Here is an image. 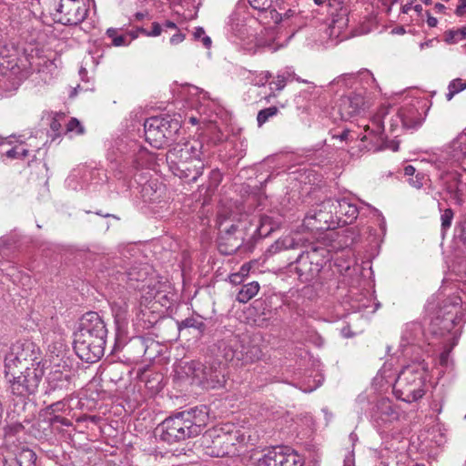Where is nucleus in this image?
I'll return each mask as SVG.
<instances>
[{
	"label": "nucleus",
	"mask_w": 466,
	"mask_h": 466,
	"mask_svg": "<svg viewBox=\"0 0 466 466\" xmlns=\"http://www.w3.org/2000/svg\"><path fill=\"white\" fill-rule=\"evenodd\" d=\"M107 329L97 312L89 311L80 319L78 330L74 333V350L82 360L94 363L105 352Z\"/></svg>",
	"instance_id": "1"
},
{
	"label": "nucleus",
	"mask_w": 466,
	"mask_h": 466,
	"mask_svg": "<svg viewBox=\"0 0 466 466\" xmlns=\"http://www.w3.org/2000/svg\"><path fill=\"white\" fill-rule=\"evenodd\" d=\"M197 409L177 413L164 420L157 428L160 441L174 444L198 436L205 425L207 415L197 416Z\"/></svg>",
	"instance_id": "2"
},
{
	"label": "nucleus",
	"mask_w": 466,
	"mask_h": 466,
	"mask_svg": "<svg viewBox=\"0 0 466 466\" xmlns=\"http://www.w3.org/2000/svg\"><path fill=\"white\" fill-rule=\"evenodd\" d=\"M195 143L196 145L189 143L183 146L177 145L167 155L173 173L188 183L196 182L205 167L204 162L200 158L202 146L199 142Z\"/></svg>",
	"instance_id": "3"
},
{
	"label": "nucleus",
	"mask_w": 466,
	"mask_h": 466,
	"mask_svg": "<svg viewBox=\"0 0 466 466\" xmlns=\"http://www.w3.org/2000/svg\"><path fill=\"white\" fill-rule=\"evenodd\" d=\"M427 367L423 362L404 367L393 385V393L399 400L412 403L426 393Z\"/></svg>",
	"instance_id": "4"
},
{
	"label": "nucleus",
	"mask_w": 466,
	"mask_h": 466,
	"mask_svg": "<svg viewBox=\"0 0 466 466\" xmlns=\"http://www.w3.org/2000/svg\"><path fill=\"white\" fill-rule=\"evenodd\" d=\"M295 370H293V386L303 392H311L323 382V375L319 370V361L309 355V351L300 347H296ZM294 361V359H293Z\"/></svg>",
	"instance_id": "5"
},
{
	"label": "nucleus",
	"mask_w": 466,
	"mask_h": 466,
	"mask_svg": "<svg viewBox=\"0 0 466 466\" xmlns=\"http://www.w3.org/2000/svg\"><path fill=\"white\" fill-rule=\"evenodd\" d=\"M181 126L170 116H152L144 124L146 140L154 147L161 148L173 140Z\"/></svg>",
	"instance_id": "6"
},
{
	"label": "nucleus",
	"mask_w": 466,
	"mask_h": 466,
	"mask_svg": "<svg viewBox=\"0 0 466 466\" xmlns=\"http://www.w3.org/2000/svg\"><path fill=\"white\" fill-rule=\"evenodd\" d=\"M462 301L459 296L449 297L431 322V332L443 337L455 328L462 319Z\"/></svg>",
	"instance_id": "7"
},
{
	"label": "nucleus",
	"mask_w": 466,
	"mask_h": 466,
	"mask_svg": "<svg viewBox=\"0 0 466 466\" xmlns=\"http://www.w3.org/2000/svg\"><path fill=\"white\" fill-rule=\"evenodd\" d=\"M44 373L43 366L31 367L22 370H14L13 372L5 370L11 393L23 400L35 393Z\"/></svg>",
	"instance_id": "8"
},
{
	"label": "nucleus",
	"mask_w": 466,
	"mask_h": 466,
	"mask_svg": "<svg viewBox=\"0 0 466 466\" xmlns=\"http://www.w3.org/2000/svg\"><path fill=\"white\" fill-rule=\"evenodd\" d=\"M35 348V344L28 340L14 343L5 356V370L13 372L14 370H22L41 366Z\"/></svg>",
	"instance_id": "9"
},
{
	"label": "nucleus",
	"mask_w": 466,
	"mask_h": 466,
	"mask_svg": "<svg viewBox=\"0 0 466 466\" xmlns=\"http://www.w3.org/2000/svg\"><path fill=\"white\" fill-rule=\"evenodd\" d=\"M246 338L240 339L238 336H233L222 344V353L226 361L236 360L241 362V364H246L259 357V350L256 346L246 344ZM236 365H238V363H236Z\"/></svg>",
	"instance_id": "10"
},
{
	"label": "nucleus",
	"mask_w": 466,
	"mask_h": 466,
	"mask_svg": "<svg viewBox=\"0 0 466 466\" xmlns=\"http://www.w3.org/2000/svg\"><path fill=\"white\" fill-rule=\"evenodd\" d=\"M228 435L221 429L212 428L202 435L199 445L208 456L224 457L228 453Z\"/></svg>",
	"instance_id": "11"
},
{
	"label": "nucleus",
	"mask_w": 466,
	"mask_h": 466,
	"mask_svg": "<svg viewBox=\"0 0 466 466\" xmlns=\"http://www.w3.org/2000/svg\"><path fill=\"white\" fill-rule=\"evenodd\" d=\"M333 218V209L325 208L322 201L307 212L302 226L309 231H324L331 228Z\"/></svg>",
	"instance_id": "12"
},
{
	"label": "nucleus",
	"mask_w": 466,
	"mask_h": 466,
	"mask_svg": "<svg viewBox=\"0 0 466 466\" xmlns=\"http://www.w3.org/2000/svg\"><path fill=\"white\" fill-rule=\"evenodd\" d=\"M72 388V373L68 369H55L48 373L46 395L53 399L67 396Z\"/></svg>",
	"instance_id": "13"
},
{
	"label": "nucleus",
	"mask_w": 466,
	"mask_h": 466,
	"mask_svg": "<svg viewBox=\"0 0 466 466\" xmlns=\"http://www.w3.org/2000/svg\"><path fill=\"white\" fill-rule=\"evenodd\" d=\"M56 11L61 15L58 22L66 25H79L88 14V8L84 0H60Z\"/></svg>",
	"instance_id": "14"
},
{
	"label": "nucleus",
	"mask_w": 466,
	"mask_h": 466,
	"mask_svg": "<svg viewBox=\"0 0 466 466\" xmlns=\"http://www.w3.org/2000/svg\"><path fill=\"white\" fill-rule=\"evenodd\" d=\"M201 373L197 384L206 389H218L225 386L226 364L220 362L208 363L202 365Z\"/></svg>",
	"instance_id": "15"
},
{
	"label": "nucleus",
	"mask_w": 466,
	"mask_h": 466,
	"mask_svg": "<svg viewBox=\"0 0 466 466\" xmlns=\"http://www.w3.org/2000/svg\"><path fill=\"white\" fill-rule=\"evenodd\" d=\"M245 240V227L232 224L228 229L220 232L218 240L219 251L226 255L235 253Z\"/></svg>",
	"instance_id": "16"
},
{
	"label": "nucleus",
	"mask_w": 466,
	"mask_h": 466,
	"mask_svg": "<svg viewBox=\"0 0 466 466\" xmlns=\"http://www.w3.org/2000/svg\"><path fill=\"white\" fill-rule=\"evenodd\" d=\"M325 208L333 209L334 216L344 224H351L359 215L358 208L347 198L332 199L329 198L323 201Z\"/></svg>",
	"instance_id": "17"
},
{
	"label": "nucleus",
	"mask_w": 466,
	"mask_h": 466,
	"mask_svg": "<svg viewBox=\"0 0 466 466\" xmlns=\"http://www.w3.org/2000/svg\"><path fill=\"white\" fill-rule=\"evenodd\" d=\"M338 106L341 119L349 120L364 110L365 100L361 95L354 94L341 97Z\"/></svg>",
	"instance_id": "18"
},
{
	"label": "nucleus",
	"mask_w": 466,
	"mask_h": 466,
	"mask_svg": "<svg viewBox=\"0 0 466 466\" xmlns=\"http://www.w3.org/2000/svg\"><path fill=\"white\" fill-rule=\"evenodd\" d=\"M288 447L278 446L268 451L258 460V466H291Z\"/></svg>",
	"instance_id": "19"
},
{
	"label": "nucleus",
	"mask_w": 466,
	"mask_h": 466,
	"mask_svg": "<svg viewBox=\"0 0 466 466\" xmlns=\"http://www.w3.org/2000/svg\"><path fill=\"white\" fill-rule=\"evenodd\" d=\"M365 134L360 137L362 142L369 141V144L365 146V147L369 151H379L383 149L382 142V131L383 126L380 122H377L376 129L370 128L369 126H366Z\"/></svg>",
	"instance_id": "20"
},
{
	"label": "nucleus",
	"mask_w": 466,
	"mask_h": 466,
	"mask_svg": "<svg viewBox=\"0 0 466 466\" xmlns=\"http://www.w3.org/2000/svg\"><path fill=\"white\" fill-rule=\"evenodd\" d=\"M444 185L447 192L457 201H461L466 184L461 179V175L457 172H449L444 177Z\"/></svg>",
	"instance_id": "21"
},
{
	"label": "nucleus",
	"mask_w": 466,
	"mask_h": 466,
	"mask_svg": "<svg viewBox=\"0 0 466 466\" xmlns=\"http://www.w3.org/2000/svg\"><path fill=\"white\" fill-rule=\"evenodd\" d=\"M295 263L298 265L296 272L303 281L309 279L316 270H318L317 267L312 266L313 263L309 252L301 253L296 259Z\"/></svg>",
	"instance_id": "22"
},
{
	"label": "nucleus",
	"mask_w": 466,
	"mask_h": 466,
	"mask_svg": "<svg viewBox=\"0 0 466 466\" xmlns=\"http://www.w3.org/2000/svg\"><path fill=\"white\" fill-rule=\"evenodd\" d=\"M448 155L456 162L466 158V128L450 144Z\"/></svg>",
	"instance_id": "23"
},
{
	"label": "nucleus",
	"mask_w": 466,
	"mask_h": 466,
	"mask_svg": "<svg viewBox=\"0 0 466 466\" xmlns=\"http://www.w3.org/2000/svg\"><path fill=\"white\" fill-rule=\"evenodd\" d=\"M400 121L405 128H417L422 123L420 112L413 106L402 107L399 113Z\"/></svg>",
	"instance_id": "24"
},
{
	"label": "nucleus",
	"mask_w": 466,
	"mask_h": 466,
	"mask_svg": "<svg viewBox=\"0 0 466 466\" xmlns=\"http://www.w3.org/2000/svg\"><path fill=\"white\" fill-rule=\"evenodd\" d=\"M2 72L5 76L17 80L18 82L25 79L28 76V71L21 66L15 60L6 61V65L2 64Z\"/></svg>",
	"instance_id": "25"
},
{
	"label": "nucleus",
	"mask_w": 466,
	"mask_h": 466,
	"mask_svg": "<svg viewBox=\"0 0 466 466\" xmlns=\"http://www.w3.org/2000/svg\"><path fill=\"white\" fill-rule=\"evenodd\" d=\"M177 328L180 333L187 329H193L196 331V337H201L206 330V324L202 317H189L180 322H177Z\"/></svg>",
	"instance_id": "26"
},
{
	"label": "nucleus",
	"mask_w": 466,
	"mask_h": 466,
	"mask_svg": "<svg viewBox=\"0 0 466 466\" xmlns=\"http://www.w3.org/2000/svg\"><path fill=\"white\" fill-rule=\"evenodd\" d=\"M202 363L196 360L181 362L179 365V373L191 378L194 382L198 383L202 369Z\"/></svg>",
	"instance_id": "27"
},
{
	"label": "nucleus",
	"mask_w": 466,
	"mask_h": 466,
	"mask_svg": "<svg viewBox=\"0 0 466 466\" xmlns=\"http://www.w3.org/2000/svg\"><path fill=\"white\" fill-rule=\"evenodd\" d=\"M112 312L115 318V323L117 329H123L127 320V305L124 301L114 302L112 304Z\"/></svg>",
	"instance_id": "28"
},
{
	"label": "nucleus",
	"mask_w": 466,
	"mask_h": 466,
	"mask_svg": "<svg viewBox=\"0 0 466 466\" xmlns=\"http://www.w3.org/2000/svg\"><path fill=\"white\" fill-rule=\"evenodd\" d=\"M259 289V284L257 281L244 284L238 292L236 299L240 303H247L258 294Z\"/></svg>",
	"instance_id": "29"
},
{
	"label": "nucleus",
	"mask_w": 466,
	"mask_h": 466,
	"mask_svg": "<svg viewBox=\"0 0 466 466\" xmlns=\"http://www.w3.org/2000/svg\"><path fill=\"white\" fill-rule=\"evenodd\" d=\"M36 459L35 452L25 446L22 447L15 455L19 466H35Z\"/></svg>",
	"instance_id": "30"
},
{
	"label": "nucleus",
	"mask_w": 466,
	"mask_h": 466,
	"mask_svg": "<svg viewBox=\"0 0 466 466\" xmlns=\"http://www.w3.org/2000/svg\"><path fill=\"white\" fill-rule=\"evenodd\" d=\"M291 248V237L285 236L284 238L276 240L268 249V253L275 255L282 251H288Z\"/></svg>",
	"instance_id": "31"
},
{
	"label": "nucleus",
	"mask_w": 466,
	"mask_h": 466,
	"mask_svg": "<svg viewBox=\"0 0 466 466\" xmlns=\"http://www.w3.org/2000/svg\"><path fill=\"white\" fill-rule=\"evenodd\" d=\"M466 38V26H463L459 29H451L448 30L444 33V41L449 44H456L459 41H461Z\"/></svg>",
	"instance_id": "32"
},
{
	"label": "nucleus",
	"mask_w": 466,
	"mask_h": 466,
	"mask_svg": "<svg viewBox=\"0 0 466 466\" xmlns=\"http://www.w3.org/2000/svg\"><path fill=\"white\" fill-rule=\"evenodd\" d=\"M466 89V80L456 78L450 82L448 86L447 100H451L456 94Z\"/></svg>",
	"instance_id": "33"
},
{
	"label": "nucleus",
	"mask_w": 466,
	"mask_h": 466,
	"mask_svg": "<svg viewBox=\"0 0 466 466\" xmlns=\"http://www.w3.org/2000/svg\"><path fill=\"white\" fill-rule=\"evenodd\" d=\"M278 111L279 110L277 106H269L258 111L257 116L258 127L264 125L269 119V117L276 116Z\"/></svg>",
	"instance_id": "34"
},
{
	"label": "nucleus",
	"mask_w": 466,
	"mask_h": 466,
	"mask_svg": "<svg viewBox=\"0 0 466 466\" xmlns=\"http://www.w3.org/2000/svg\"><path fill=\"white\" fill-rule=\"evenodd\" d=\"M427 180L425 174L422 172H417L412 177H409V184L415 188H421Z\"/></svg>",
	"instance_id": "35"
},
{
	"label": "nucleus",
	"mask_w": 466,
	"mask_h": 466,
	"mask_svg": "<svg viewBox=\"0 0 466 466\" xmlns=\"http://www.w3.org/2000/svg\"><path fill=\"white\" fill-rule=\"evenodd\" d=\"M6 157L9 158H25L28 156V150L21 147H15L5 153Z\"/></svg>",
	"instance_id": "36"
},
{
	"label": "nucleus",
	"mask_w": 466,
	"mask_h": 466,
	"mask_svg": "<svg viewBox=\"0 0 466 466\" xmlns=\"http://www.w3.org/2000/svg\"><path fill=\"white\" fill-rule=\"evenodd\" d=\"M452 218L453 211L451 208H446L441 216L442 230H446L451 227Z\"/></svg>",
	"instance_id": "37"
},
{
	"label": "nucleus",
	"mask_w": 466,
	"mask_h": 466,
	"mask_svg": "<svg viewBox=\"0 0 466 466\" xmlns=\"http://www.w3.org/2000/svg\"><path fill=\"white\" fill-rule=\"evenodd\" d=\"M194 37L195 39H201L204 46L207 48H209L212 44L211 38L206 35L205 30L202 27L196 28Z\"/></svg>",
	"instance_id": "38"
},
{
	"label": "nucleus",
	"mask_w": 466,
	"mask_h": 466,
	"mask_svg": "<svg viewBox=\"0 0 466 466\" xmlns=\"http://www.w3.org/2000/svg\"><path fill=\"white\" fill-rule=\"evenodd\" d=\"M81 135L84 133V127L81 123L75 117H72L66 125V132H74Z\"/></svg>",
	"instance_id": "39"
},
{
	"label": "nucleus",
	"mask_w": 466,
	"mask_h": 466,
	"mask_svg": "<svg viewBox=\"0 0 466 466\" xmlns=\"http://www.w3.org/2000/svg\"><path fill=\"white\" fill-rule=\"evenodd\" d=\"M249 5L254 8L260 11H265L271 7L272 0H248Z\"/></svg>",
	"instance_id": "40"
},
{
	"label": "nucleus",
	"mask_w": 466,
	"mask_h": 466,
	"mask_svg": "<svg viewBox=\"0 0 466 466\" xmlns=\"http://www.w3.org/2000/svg\"><path fill=\"white\" fill-rule=\"evenodd\" d=\"M65 402L60 400H57L50 405H48L46 408V412L47 414H55L56 412H58V411H63L64 409H65Z\"/></svg>",
	"instance_id": "41"
},
{
	"label": "nucleus",
	"mask_w": 466,
	"mask_h": 466,
	"mask_svg": "<svg viewBox=\"0 0 466 466\" xmlns=\"http://www.w3.org/2000/svg\"><path fill=\"white\" fill-rule=\"evenodd\" d=\"M64 114H56V116L52 118L50 123V128L53 132L56 133V136H59V130L61 129V119L64 118Z\"/></svg>",
	"instance_id": "42"
},
{
	"label": "nucleus",
	"mask_w": 466,
	"mask_h": 466,
	"mask_svg": "<svg viewBox=\"0 0 466 466\" xmlns=\"http://www.w3.org/2000/svg\"><path fill=\"white\" fill-rule=\"evenodd\" d=\"M146 272H142V271H137L135 268L129 270L126 276H127V281L130 282V285H133L132 282L133 281H140L143 279V278L146 276Z\"/></svg>",
	"instance_id": "43"
},
{
	"label": "nucleus",
	"mask_w": 466,
	"mask_h": 466,
	"mask_svg": "<svg viewBox=\"0 0 466 466\" xmlns=\"http://www.w3.org/2000/svg\"><path fill=\"white\" fill-rule=\"evenodd\" d=\"M415 2L416 0H408V2L401 6V12L408 14L410 10L414 9L417 13H420L422 6L420 5H415Z\"/></svg>",
	"instance_id": "44"
},
{
	"label": "nucleus",
	"mask_w": 466,
	"mask_h": 466,
	"mask_svg": "<svg viewBox=\"0 0 466 466\" xmlns=\"http://www.w3.org/2000/svg\"><path fill=\"white\" fill-rule=\"evenodd\" d=\"M399 1L400 0H377L378 8L381 7L386 14H390L392 5L398 3Z\"/></svg>",
	"instance_id": "45"
},
{
	"label": "nucleus",
	"mask_w": 466,
	"mask_h": 466,
	"mask_svg": "<svg viewBox=\"0 0 466 466\" xmlns=\"http://www.w3.org/2000/svg\"><path fill=\"white\" fill-rule=\"evenodd\" d=\"M314 2L318 5L328 2L329 6L339 7L340 10H343V5L346 4V0H314Z\"/></svg>",
	"instance_id": "46"
},
{
	"label": "nucleus",
	"mask_w": 466,
	"mask_h": 466,
	"mask_svg": "<svg viewBox=\"0 0 466 466\" xmlns=\"http://www.w3.org/2000/svg\"><path fill=\"white\" fill-rule=\"evenodd\" d=\"M296 80L299 83H305L307 84V89L303 91V96L307 97L308 95H310L312 91L315 89V85L312 82L309 81H302L299 77H295V74L293 73V80Z\"/></svg>",
	"instance_id": "47"
},
{
	"label": "nucleus",
	"mask_w": 466,
	"mask_h": 466,
	"mask_svg": "<svg viewBox=\"0 0 466 466\" xmlns=\"http://www.w3.org/2000/svg\"><path fill=\"white\" fill-rule=\"evenodd\" d=\"M450 353H451V350H445L441 353L440 358H439V362L441 366H443V367L449 366V364L451 362Z\"/></svg>",
	"instance_id": "48"
},
{
	"label": "nucleus",
	"mask_w": 466,
	"mask_h": 466,
	"mask_svg": "<svg viewBox=\"0 0 466 466\" xmlns=\"http://www.w3.org/2000/svg\"><path fill=\"white\" fill-rule=\"evenodd\" d=\"M163 31V26L157 22L152 23L151 30L148 31L147 36H158Z\"/></svg>",
	"instance_id": "49"
},
{
	"label": "nucleus",
	"mask_w": 466,
	"mask_h": 466,
	"mask_svg": "<svg viewBox=\"0 0 466 466\" xmlns=\"http://www.w3.org/2000/svg\"><path fill=\"white\" fill-rule=\"evenodd\" d=\"M55 423H60V424H62L64 426H70L71 425V422L66 418H64V417H61L59 415H55L54 414V416L50 418V424L53 425Z\"/></svg>",
	"instance_id": "50"
},
{
	"label": "nucleus",
	"mask_w": 466,
	"mask_h": 466,
	"mask_svg": "<svg viewBox=\"0 0 466 466\" xmlns=\"http://www.w3.org/2000/svg\"><path fill=\"white\" fill-rule=\"evenodd\" d=\"M286 85L285 78L283 76H278L276 81L270 83V88L275 90H281Z\"/></svg>",
	"instance_id": "51"
},
{
	"label": "nucleus",
	"mask_w": 466,
	"mask_h": 466,
	"mask_svg": "<svg viewBox=\"0 0 466 466\" xmlns=\"http://www.w3.org/2000/svg\"><path fill=\"white\" fill-rule=\"evenodd\" d=\"M293 466H306L305 459L293 450Z\"/></svg>",
	"instance_id": "52"
},
{
	"label": "nucleus",
	"mask_w": 466,
	"mask_h": 466,
	"mask_svg": "<svg viewBox=\"0 0 466 466\" xmlns=\"http://www.w3.org/2000/svg\"><path fill=\"white\" fill-rule=\"evenodd\" d=\"M455 14L458 16H463L466 14V0H460L456 7Z\"/></svg>",
	"instance_id": "53"
},
{
	"label": "nucleus",
	"mask_w": 466,
	"mask_h": 466,
	"mask_svg": "<svg viewBox=\"0 0 466 466\" xmlns=\"http://www.w3.org/2000/svg\"><path fill=\"white\" fill-rule=\"evenodd\" d=\"M112 44L115 46H128L129 43L127 42L126 37L124 35H117L116 37H114L112 40Z\"/></svg>",
	"instance_id": "54"
},
{
	"label": "nucleus",
	"mask_w": 466,
	"mask_h": 466,
	"mask_svg": "<svg viewBox=\"0 0 466 466\" xmlns=\"http://www.w3.org/2000/svg\"><path fill=\"white\" fill-rule=\"evenodd\" d=\"M403 172L405 176L412 177L417 173V170L412 165H406L403 168Z\"/></svg>",
	"instance_id": "55"
},
{
	"label": "nucleus",
	"mask_w": 466,
	"mask_h": 466,
	"mask_svg": "<svg viewBox=\"0 0 466 466\" xmlns=\"http://www.w3.org/2000/svg\"><path fill=\"white\" fill-rule=\"evenodd\" d=\"M229 281L234 285H238L244 281V278L241 276V274L234 273L229 276Z\"/></svg>",
	"instance_id": "56"
},
{
	"label": "nucleus",
	"mask_w": 466,
	"mask_h": 466,
	"mask_svg": "<svg viewBox=\"0 0 466 466\" xmlns=\"http://www.w3.org/2000/svg\"><path fill=\"white\" fill-rule=\"evenodd\" d=\"M459 228V238H461V241H463L466 244V220L461 223Z\"/></svg>",
	"instance_id": "57"
},
{
	"label": "nucleus",
	"mask_w": 466,
	"mask_h": 466,
	"mask_svg": "<svg viewBox=\"0 0 466 466\" xmlns=\"http://www.w3.org/2000/svg\"><path fill=\"white\" fill-rule=\"evenodd\" d=\"M184 39H185V35H183L181 33H177V34H175L172 35V37L170 38V43L172 45H177V44L181 43Z\"/></svg>",
	"instance_id": "58"
},
{
	"label": "nucleus",
	"mask_w": 466,
	"mask_h": 466,
	"mask_svg": "<svg viewBox=\"0 0 466 466\" xmlns=\"http://www.w3.org/2000/svg\"><path fill=\"white\" fill-rule=\"evenodd\" d=\"M350 135V131L349 129H345L339 135L334 136V137H338L341 141H348Z\"/></svg>",
	"instance_id": "59"
},
{
	"label": "nucleus",
	"mask_w": 466,
	"mask_h": 466,
	"mask_svg": "<svg viewBox=\"0 0 466 466\" xmlns=\"http://www.w3.org/2000/svg\"><path fill=\"white\" fill-rule=\"evenodd\" d=\"M22 428H23V426L21 424L9 426L5 429V433L6 434L15 433V432L18 431L19 430H21Z\"/></svg>",
	"instance_id": "60"
},
{
	"label": "nucleus",
	"mask_w": 466,
	"mask_h": 466,
	"mask_svg": "<svg viewBox=\"0 0 466 466\" xmlns=\"http://www.w3.org/2000/svg\"><path fill=\"white\" fill-rule=\"evenodd\" d=\"M134 16L137 21H141L144 18L148 17L149 14H148V12H137L135 14Z\"/></svg>",
	"instance_id": "61"
},
{
	"label": "nucleus",
	"mask_w": 466,
	"mask_h": 466,
	"mask_svg": "<svg viewBox=\"0 0 466 466\" xmlns=\"http://www.w3.org/2000/svg\"><path fill=\"white\" fill-rule=\"evenodd\" d=\"M437 23H438V20L433 17V16H431L430 14L428 13V19H427V24L430 27H435L437 25Z\"/></svg>",
	"instance_id": "62"
},
{
	"label": "nucleus",
	"mask_w": 466,
	"mask_h": 466,
	"mask_svg": "<svg viewBox=\"0 0 466 466\" xmlns=\"http://www.w3.org/2000/svg\"><path fill=\"white\" fill-rule=\"evenodd\" d=\"M163 31L166 29H177V25L172 21H166L165 24L162 25Z\"/></svg>",
	"instance_id": "63"
},
{
	"label": "nucleus",
	"mask_w": 466,
	"mask_h": 466,
	"mask_svg": "<svg viewBox=\"0 0 466 466\" xmlns=\"http://www.w3.org/2000/svg\"><path fill=\"white\" fill-rule=\"evenodd\" d=\"M117 29L116 28H113V27H110L106 30V35L110 38H112V40L114 39V37H116L117 36Z\"/></svg>",
	"instance_id": "64"
}]
</instances>
